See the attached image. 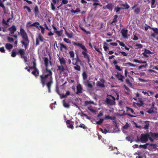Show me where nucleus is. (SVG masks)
<instances>
[{
  "instance_id": "nucleus-1",
  "label": "nucleus",
  "mask_w": 158,
  "mask_h": 158,
  "mask_svg": "<svg viewBox=\"0 0 158 158\" xmlns=\"http://www.w3.org/2000/svg\"><path fill=\"white\" fill-rule=\"evenodd\" d=\"M48 60L47 57L44 59V64L45 66V70H43L42 74L39 75L40 82L43 87H44L46 84L48 89L49 93L51 92V88L53 83L52 77V73L51 70L48 69Z\"/></svg>"
},
{
  "instance_id": "nucleus-2",
  "label": "nucleus",
  "mask_w": 158,
  "mask_h": 158,
  "mask_svg": "<svg viewBox=\"0 0 158 158\" xmlns=\"http://www.w3.org/2000/svg\"><path fill=\"white\" fill-rule=\"evenodd\" d=\"M20 34L23 39L20 43L24 46L25 48L26 49L29 44V40L27 33L25 30L21 28L20 29Z\"/></svg>"
},
{
  "instance_id": "nucleus-3",
  "label": "nucleus",
  "mask_w": 158,
  "mask_h": 158,
  "mask_svg": "<svg viewBox=\"0 0 158 158\" xmlns=\"http://www.w3.org/2000/svg\"><path fill=\"white\" fill-rule=\"evenodd\" d=\"M80 48L84 51L82 52V54L83 55L84 58L85 59H87L88 63L90 62V60L89 59V54L87 53V51L85 47L82 45V44L80 47Z\"/></svg>"
},
{
  "instance_id": "nucleus-4",
  "label": "nucleus",
  "mask_w": 158,
  "mask_h": 158,
  "mask_svg": "<svg viewBox=\"0 0 158 158\" xmlns=\"http://www.w3.org/2000/svg\"><path fill=\"white\" fill-rule=\"evenodd\" d=\"M149 136V134L148 133L141 134L140 137V140L141 143H143L147 142L148 140Z\"/></svg>"
},
{
  "instance_id": "nucleus-5",
  "label": "nucleus",
  "mask_w": 158,
  "mask_h": 158,
  "mask_svg": "<svg viewBox=\"0 0 158 158\" xmlns=\"http://www.w3.org/2000/svg\"><path fill=\"white\" fill-rule=\"evenodd\" d=\"M154 53L153 52H152L150 51L149 50L147 49H144V52L142 53V54L143 56L146 57H147L148 56L147 54H153Z\"/></svg>"
},
{
  "instance_id": "nucleus-6",
  "label": "nucleus",
  "mask_w": 158,
  "mask_h": 158,
  "mask_svg": "<svg viewBox=\"0 0 158 158\" xmlns=\"http://www.w3.org/2000/svg\"><path fill=\"white\" fill-rule=\"evenodd\" d=\"M104 119H110L112 120V121L114 122L115 123H116V122L115 120L116 117L114 116L112 117L109 116V115H105V117L104 118Z\"/></svg>"
},
{
  "instance_id": "nucleus-7",
  "label": "nucleus",
  "mask_w": 158,
  "mask_h": 158,
  "mask_svg": "<svg viewBox=\"0 0 158 158\" xmlns=\"http://www.w3.org/2000/svg\"><path fill=\"white\" fill-rule=\"evenodd\" d=\"M31 22L30 21V22H28L27 23V26L28 27H31L32 26H34V27H35L37 28H38V26H37V25H40V23H39V22H35V23H33L32 24H31L30 25H29V24H31Z\"/></svg>"
},
{
  "instance_id": "nucleus-8",
  "label": "nucleus",
  "mask_w": 158,
  "mask_h": 158,
  "mask_svg": "<svg viewBox=\"0 0 158 158\" xmlns=\"http://www.w3.org/2000/svg\"><path fill=\"white\" fill-rule=\"evenodd\" d=\"M116 78L119 80H120L121 82H123V79L124 77L120 73H117V74L116 75Z\"/></svg>"
},
{
  "instance_id": "nucleus-9",
  "label": "nucleus",
  "mask_w": 158,
  "mask_h": 158,
  "mask_svg": "<svg viewBox=\"0 0 158 158\" xmlns=\"http://www.w3.org/2000/svg\"><path fill=\"white\" fill-rule=\"evenodd\" d=\"M128 30L125 29H123L121 31V33L122 34V36L125 38H127V34Z\"/></svg>"
},
{
  "instance_id": "nucleus-10",
  "label": "nucleus",
  "mask_w": 158,
  "mask_h": 158,
  "mask_svg": "<svg viewBox=\"0 0 158 158\" xmlns=\"http://www.w3.org/2000/svg\"><path fill=\"white\" fill-rule=\"evenodd\" d=\"M8 30L10 31V33L13 34L17 30V28L15 26L13 25L10 27L8 28Z\"/></svg>"
},
{
  "instance_id": "nucleus-11",
  "label": "nucleus",
  "mask_w": 158,
  "mask_h": 158,
  "mask_svg": "<svg viewBox=\"0 0 158 158\" xmlns=\"http://www.w3.org/2000/svg\"><path fill=\"white\" fill-rule=\"evenodd\" d=\"M105 102L107 104L110 105H114L115 103L114 101L111 99H109L107 98H106V100Z\"/></svg>"
},
{
  "instance_id": "nucleus-12",
  "label": "nucleus",
  "mask_w": 158,
  "mask_h": 158,
  "mask_svg": "<svg viewBox=\"0 0 158 158\" xmlns=\"http://www.w3.org/2000/svg\"><path fill=\"white\" fill-rule=\"evenodd\" d=\"M58 69L57 70H59L60 73H62L64 72L65 70L64 67L62 65H58L57 66Z\"/></svg>"
},
{
  "instance_id": "nucleus-13",
  "label": "nucleus",
  "mask_w": 158,
  "mask_h": 158,
  "mask_svg": "<svg viewBox=\"0 0 158 158\" xmlns=\"http://www.w3.org/2000/svg\"><path fill=\"white\" fill-rule=\"evenodd\" d=\"M58 60L60 61L61 65L65 64L66 61L63 57H59L58 58Z\"/></svg>"
},
{
  "instance_id": "nucleus-14",
  "label": "nucleus",
  "mask_w": 158,
  "mask_h": 158,
  "mask_svg": "<svg viewBox=\"0 0 158 158\" xmlns=\"http://www.w3.org/2000/svg\"><path fill=\"white\" fill-rule=\"evenodd\" d=\"M34 12L35 14V17H36L40 13L38 7L37 6H35L34 9Z\"/></svg>"
},
{
  "instance_id": "nucleus-15",
  "label": "nucleus",
  "mask_w": 158,
  "mask_h": 158,
  "mask_svg": "<svg viewBox=\"0 0 158 158\" xmlns=\"http://www.w3.org/2000/svg\"><path fill=\"white\" fill-rule=\"evenodd\" d=\"M77 94H78L79 93H81L82 92V89L81 85L79 84L77 86Z\"/></svg>"
},
{
  "instance_id": "nucleus-16",
  "label": "nucleus",
  "mask_w": 158,
  "mask_h": 158,
  "mask_svg": "<svg viewBox=\"0 0 158 158\" xmlns=\"http://www.w3.org/2000/svg\"><path fill=\"white\" fill-rule=\"evenodd\" d=\"M31 73L36 77H37L39 75V71L37 68H35V69H34V71L31 72Z\"/></svg>"
},
{
  "instance_id": "nucleus-17",
  "label": "nucleus",
  "mask_w": 158,
  "mask_h": 158,
  "mask_svg": "<svg viewBox=\"0 0 158 158\" xmlns=\"http://www.w3.org/2000/svg\"><path fill=\"white\" fill-rule=\"evenodd\" d=\"M18 53L21 56V58L25 56L24 54L25 53V52L24 49H19L18 51Z\"/></svg>"
},
{
  "instance_id": "nucleus-18",
  "label": "nucleus",
  "mask_w": 158,
  "mask_h": 158,
  "mask_svg": "<svg viewBox=\"0 0 158 158\" xmlns=\"http://www.w3.org/2000/svg\"><path fill=\"white\" fill-rule=\"evenodd\" d=\"M6 48L8 50H10L13 48L12 44L9 43H7L5 45Z\"/></svg>"
},
{
  "instance_id": "nucleus-19",
  "label": "nucleus",
  "mask_w": 158,
  "mask_h": 158,
  "mask_svg": "<svg viewBox=\"0 0 158 158\" xmlns=\"http://www.w3.org/2000/svg\"><path fill=\"white\" fill-rule=\"evenodd\" d=\"M149 134L154 139H155L158 138V133L150 132Z\"/></svg>"
},
{
  "instance_id": "nucleus-20",
  "label": "nucleus",
  "mask_w": 158,
  "mask_h": 158,
  "mask_svg": "<svg viewBox=\"0 0 158 158\" xmlns=\"http://www.w3.org/2000/svg\"><path fill=\"white\" fill-rule=\"evenodd\" d=\"M73 64L74 65H75L74 67V69L77 71H80L81 70L80 66L78 65L79 64H74L73 62Z\"/></svg>"
},
{
  "instance_id": "nucleus-21",
  "label": "nucleus",
  "mask_w": 158,
  "mask_h": 158,
  "mask_svg": "<svg viewBox=\"0 0 158 158\" xmlns=\"http://www.w3.org/2000/svg\"><path fill=\"white\" fill-rule=\"evenodd\" d=\"M113 5L111 3H109L105 6V8H106L110 11H112L113 9Z\"/></svg>"
},
{
  "instance_id": "nucleus-22",
  "label": "nucleus",
  "mask_w": 158,
  "mask_h": 158,
  "mask_svg": "<svg viewBox=\"0 0 158 158\" xmlns=\"http://www.w3.org/2000/svg\"><path fill=\"white\" fill-rule=\"evenodd\" d=\"M100 83L99 82V87L104 88L105 87V85L104 83L105 82V81L103 79H101L100 80Z\"/></svg>"
},
{
  "instance_id": "nucleus-23",
  "label": "nucleus",
  "mask_w": 158,
  "mask_h": 158,
  "mask_svg": "<svg viewBox=\"0 0 158 158\" xmlns=\"http://www.w3.org/2000/svg\"><path fill=\"white\" fill-rule=\"evenodd\" d=\"M149 144H150V143H146L145 144H143V145L141 144V145H140L139 146V148H143V149H146L147 148V146L148 145H149Z\"/></svg>"
},
{
  "instance_id": "nucleus-24",
  "label": "nucleus",
  "mask_w": 158,
  "mask_h": 158,
  "mask_svg": "<svg viewBox=\"0 0 158 158\" xmlns=\"http://www.w3.org/2000/svg\"><path fill=\"white\" fill-rule=\"evenodd\" d=\"M70 95V92L68 91L66 92V93L65 94H63L62 95L60 96V98L61 99L63 98H66L68 96Z\"/></svg>"
},
{
  "instance_id": "nucleus-25",
  "label": "nucleus",
  "mask_w": 158,
  "mask_h": 158,
  "mask_svg": "<svg viewBox=\"0 0 158 158\" xmlns=\"http://www.w3.org/2000/svg\"><path fill=\"white\" fill-rule=\"evenodd\" d=\"M63 105L64 107L66 108H68L70 107V105L69 103H67L65 102V100H63Z\"/></svg>"
},
{
  "instance_id": "nucleus-26",
  "label": "nucleus",
  "mask_w": 158,
  "mask_h": 158,
  "mask_svg": "<svg viewBox=\"0 0 158 158\" xmlns=\"http://www.w3.org/2000/svg\"><path fill=\"white\" fill-rule=\"evenodd\" d=\"M133 61L136 63H139V64H143L146 63V61H142V60H139L137 59H134L133 60Z\"/></svg>"
},
{
  "instance_id": "nucleus-27",
  "label": "nucleus",
  "mask_w": 158,
  "mask_h": 158,
  "mask_svg": "<svg viewBox=\"0 0 158 158\" xmlns=\"http://www.w3.org/2000/svg\"><path fill=\"white\" fill-rule=\"evenodd\" d=\"M155 0H151V7L152 8H153L156 7V4H155Z\"/></svg>"
},
{
  "instance_id": "nucleus-28",
  "label": "nucleus",
  "mask_w": 158,
  "mask_h": 158,
  "mask_svg": "<svg viewBox=\"0 0 158 158\" xmlns=\"http://www.w3.org/2000/svg\"><path fill=\"white\" fill-rule=\"evenodd\" d=\"M144 103L143 101L140 100L139 101V102H137L136 103V105L139 107L142 106L143 105Z\"/></svg>"
},
{
  "instance_id": "nucleus-29",
  "label": "nucleus",
  "mask_w": 158,
  "mask_h": 158,
  "mask_svg": "<svg viewBox=\"0 0 158 158\" xmlns=\"http://www.w3.org/2000/svg\"><path fill=\"white\" fill-rule=\"evenodd\" d=\"M78 127L82 128L84 129H85L87 128V127H86L85 125L83 124H80L79 125H77L76 127V128H77Z\"/></svg>"
},
{
  "instance_id": "nucleus-30",
  "label": "nucleus",
  "mask_w": 158,
  "mask_h": 158,
  "mask_svg": "<svg viewBox=\"0 0 158 158\" xmlns=\"http://www.w3.org/2000/svg\"><path fill=\"white\" fill-rule=\"evenodd\" d=\"M82 75L83 80H86L87 78L88 75L84 71Z\"/></svg>"
},
{
  "instance_id": "nucleus-31",
  "label": "nucleus",
  "mask_w": 158,
  "mask_h": 158,
  "mask_svg": "<svg viewBox=\"0 0 158 158\" xmlns=\"http://www.w3.org/2000/svg\"><path fill=\"white\" fill-rule=\"evenodd\" d=\"M143 47V45L141 44H137L135 45V49L141 48Z\"/></svg>"
},
{
  "instance_id": "nucleus-32",
  "label": "nucleus",
  "mask_w": 158,
  "mask_h": 158,
  "mask_svg": "<svg viewBox=\"0 0 158 158\" xmlns=\"http://www.w3.org/2000/svg\"><path fill=\"white\" fill-rule=\"evenodd\" d=\"M145 125L144 126L143 128L145 129H148V127H149V124L148 123V121H146L145 122Z\"/></svg>"
},
{
  "instance_id": "nucleus-33",
  "label": "nucleus",
  "mask_w": 158,
  "mask_h": 158,
  "mask_svg": "<svg viewBox=\"0 0 158 158\" xmlns=\"http://www.w3.org/2000/svg\"><path fill=\"white\" fill-rule=\"evenodd\" d=\"M121 6H123V8H124L125 9H128L130 6L129 5L126 3V4H123L121 5Z\"/></svg>"
},
{
  "instance_id": "nucleus-34",
  "label": "nucleus",
  "mask_w": 158,
  "mask_h": 158,
  "mask_svg": "<svg viewBox=\"0 0 158 158\" xmlns=\"http://www.w3.org/2000/svg\"><path fill=\"white\" fill-rule=\"evenodd\" d=\"M80 11V8H77L75 10H74L73 9H72L71 10V13H76L79 12Z\"/></svg>"
},
{
  "instance_id": "nucleus-35",
  "label": "nucleus",
  "mask_w": 158,
  "mask_h": 158,
  "mask_svg": "<svg viewBox=\"0 0 158 158\" xmlns=\"http://www.w3.org/2000/svg\"><path fill=\"white\" fill-rule=\"evenodd\" d=\"M118 15H115L114 16V18L113 19V21L111 23V24H112L117 21V19L118 18Z\"/></svg>"
},
{
  "instance_id": "nucleus-36",
  "label": "nucleus",
  "mask_w": 158,
  "mask_h": 158,
  "mask_svg": "<svg viewBox=\"0 0 158 158\" xmlns=\"http://www.w3.org/2000/svg\"><path fill=\"white\" fill-rule=\"evenodd\" d=\"M80 28H81V29L83 31H84V32H85V33H86L87 34H90V32L89 31H86L85 29L84 28L82 27V26H80Z\"/></svg>"
},
{
  "instance_id": "nucleus-37",
  "label": "nucleus",
  "mask_w": 158,
  "mask_h": 158,
  "mask_svg": "<svg viewBox=\"0 0 158 158\" xmlns=\"http://www.w3.org/2000/svg\"><path fill=\"white\" fill-rule=\"evenodd\" d=\"M66 35L68 36L69 38H71L73 37V34L72 33H69L67 32L66 31H65Z\"/></svg>"
},
{
  "instance_id": "nucleus-38",
  "label": "nucleus",
  "mask_w": 158,
  "mask_h": 158,
  "mask_svg": "<svg viewBox=\"0 0 158 158\" xmlns=\"http://www.w3.org/2000/svg\"><path fill=\"white\" fill-rule=\"evenodd\" d=\"M75 60L76 61L75 63H74V64H79L80 63L81 64V61L80 60L78 56H77V58L75 59Z\"/></svg>"
},
{
  "instance_id": "nucleus-39",
  "label": "nucleus",
  "mask_w": 158,
  "mask_h": 158,
  "mask_svg": "<svg viewBox=\"0 0 158 158\" xmlns=\"http://www.w3.org/2000/svg\"><path fill=\"white\" fill-rule=\"evenodd\" d=\"M69 54H70V57L73 58L72 60H74V52L73 51H71L69 52Z\"/></svg>"
},
{
  "instance_id": "nucleus-40",
  "label": "nucleus",
  "mask_w": 158,
  "mask_h": 158,
  "mask_svg": "<svg viewBox=\"0 0 158 158\" xmlns=\"http://www.w3.org/2000/svg\"><path fill=\"white\" fill-rule=\"evenodd\" d=\"M155 33L158 34V28H157L152 27L151 28Z\"/></svg>"
},
{
  "instance_id": "nucleus-41",
  "label": "nucleus",
  "mask_w": 158,
  "mask_h": 158,
  "mask_svg": "<svg viewBox=\"0 0 158 158\" xmlns=\"http://www.w3.org/2000/svg\"><path fill=\"white\" fill-rule=\"evenodd\" d=\"M7 40L10 43H12L14 41V39L10 37H8L7 38Z\"/></svg>"
},
{
  "instance_id": "nucleus-42",
  "label": "nucleus",
  "mask_w": 158,
  "mask_h": 158,
  "mask_svg": "<svg viewBox=\"0 0 158 158\" xmlns=\"http://www.w3.org/2000/svg\"><path fill=\"white\" fill-rule=\"evenodd\" d=\"M23 9H26L28 12L30 13L31 12V10L30 8L28 6H25L23 7Z\"/></svg>"
},
{
  "instance_id": "nucleus-43",
  "label": "nucleus",
  "mask_w": 158,
  "mask_h": 158,
  "mask_svg": "<svg viewBox=\"0 0 158 158\" xmlns=\"http://www.w3.org/2000/svg\"><path fill=\"white\" fill-rule=\"evenodd\" d=\"M72 43L74 45L80 47L82 45V44H81V43H77L75 42H72Z\"/></svg>"
},
{
  "instance_id": "nucleus-44",
  "label": "nucleus",
  "mask_w": 158,
  "mask_h": 158,
  "mask_svg": "<svg viewBox=\"0 0 158 158\" xmlns=\"http://www.w3.org/2000/svg\"><path fill=\"white\" fill-rule=\"evenodd\" d=\"M140 12V9L139 8H137L135 9L134 10V13L137 14H138Z\"/></svg>"
},
{
  "instance_id": "nucleus-45",
  "label": "nucleus",
  "mask_w": 158,
  "mask_h": 158,
  "mask_svg": "<svg viewBox=\"0 0 158 158\" xmlns=\"http://www.w3.org/2000/svg\"><path fill=\"white\" fill-rule=\"evenodd\" d=\"M94 102L93 101H85V104L86 105H87L89 104H94Z\"/></svg>"
},
{
  "instance_id": "nucleus-46",
  "label": "nucleus",
  "mask_w": 158,
  "mask_h": 158,
  "mask_svg": "<svg viewBox=\"0 0 158 158\" xmlns=\"http://www.w3.org/2000/svg\"><path fill=\"white\" fill-rule=\"evenodd\" d=\"M117 42L119 43L120 46H122L123 47H124L125 46V45L123 42H121L120 41L118 40H117Z\"/></svg>"
},
{
  "instance_id": "nucleus-47",
  "label": "nucleus",
  "mask_w": 158,
  "mask_h": 158,
  "mask_svg": "<svg viewBox=\"0 0 158 158\" xmlns=\"http://www.w3.org/2000/svg\"><path fill=\"white\" fill-rule=\"evenodd\" d=\"M89 111L93 113L96 114V113L97 112V111L96 110L94 109V108L91 109L89 108Z\"/></svg>"
},
{
  "instance_id": "nucleus-48",
  "label": "nucleus",
  "mask_w": 158,
  "mask_h": 158,
  "mask_svg": "<svg viewBox=\"0 0 158 158\" xmlns=\"http://www.w3.org/2000/svg\"><path fill=\"white\" fill-rule=\"evenodd\" d=\"M126 82L127 84L129 86H132V84L130 82L129 80L128 79H127L126 80Z\"/></svg>"
},
{
  "instance_id": "nucleus-49",
  "label": "nucleus",
  "mask_w": 158,
  "mask_h": 158,
  "mask_svg": "<svg viewBox=\"0 0 158 158\" xmlns=\"http://www.w3.org/2000/svg\"><path fill=\"white\" fill-rule=\"evenodd\" d=\"M16 52L14 51V50H13L12 52L11 56L12 57H14L16 56Z\"/></svg>"
},
{
  "instance_id": "nucleus-50",
  "label": "nucleus",
  "mask_w": 158,
  "mask_h": 158,
  "mask_svg": "<svg viewBox=\"0 0 158 158\" xmlns=\"http://www.w3.org/2000/svg\"><path fill=\"white\" fill-rule=\"evenodd\" d=\"M64 41L67 43L71 44V41L69 40L68 39L64 38Z\"/></svg>"
},
{
  "instance_id": "nucleus-51",
  "label": "nucleus",
  "mask_w": 158,
  "mask_h": 158,
  "mask_svg": "<svg viewBox=\"0 0 158 158\" xmlns=\"http://www.w3.org/2000/svg\"><path fill=\"white\" fill-rule=\"evenodd\" d=\"M129 65V66L135 67L136 66V65L135 64H133L131 63L130 62H127L125 64V65Z\"/></svg>"
},
{
  "instance_id": "nucleus-52",
  "label": "nucleus",
  "mask_w": 158,
  "mask_h": 158,
  "mask_svg": "<svg viewBox=\"0 0 158 158\" xmlns=\"http://www.w3.org/2000/svg\"><path fill=\"white\" fill-rule=\"evenodd\" d=\"M121 8L118 7V6L116 7H115L114 9V11H116V13L118 12H119L120 10V9H121Z\"/></svg>"
},
{
  "instance_id": "nucleus-53",
  "label": "nucleus",
  "mask_w": 158,
  "mask_h": 158,
  "mask_svg": "<svg viewBox=\"0 0 158 158\" xmlns=\"http://www.w3.org/2000/svg\"><path fill=\"white\" fill-rule=\"evenodd\" d=\"M60 48L61 50L62 49V48H64L65 50L67 49V47L65 46L63 44H60Z\"/></svg>"
},
{
  "instance_id": "nucleus-54",
  "label": "nucleus",
  "mask_w": 158,
  "mask_h": 158,
  "mask_svg": "<svg viewBox=\"0 0 158 158\" xmlns=\"http://www.w3.org/2000/svg\"><path fill=\"white\" fill-rule=\"evenodd\" d=\"M147 112L149 114H152L154 113V112L153 110V109L150 108L149 110L147 111Z\"/></svg>"
},
{
  "instance_id": "nucleus-55",
  "label": "nucleus",
  "mask_w": 158,
  "mask_h": 158,
  "mask_svg": "<svg viewBox=\"0 0 158 158\" xmlns=\"http://www.w3.org/2000/svg\"><path fill=\"white\" fill-rule=\"evenodd\" d=\"M129 127V125L127 123H126L125 125L123 127V128L127 129Z\"/></svg>"
},
{
  "instance_id": "nucleus-56",
  "label": "nucleus",
  "mask_w": 158,
  "mask_h": 158,
  "mask_svg": "<svg viewBox=\"0 0 158 158\" xmlns=\"http://www.w3.org/2000/svg\"><path fill=\"white\" fill-rule=\"evenodd\" d=\"M126 108L127 111H130L132 113H134V110L128 107H126Z\"/></svg>"
},
{
  "instance_id": "nucleus-57",
  "label": "nucleus",
  "mask_w": 158,
  "mask_h": 158,
  "mask_svg": "<svg viewBox=\"0 0 158 158\" xmlns=\"http://www.w3.org/2000/svg\"><path fill=\"white\" fill-rule=\"evenodd\" d=\"M149 145L152 147L154 149H156V148L157 145L156 144H150Z\"/></svg>"
},
{
  "instance_id": "nucleus-58",
  "label": "nucleus",
  "mask_w": 158,
  "mask_h": 158,
  "mask_svg": "<svg viewBox=\"0 0 158 158\" xmlns=\"http://www.w3.org/2000/svg\"><path fill=\"white\" fill-rule=\"evenodd\" d=\"M68 1L67 0H62L61 4V5H62L63 4H66L68 3Z\"/></svg>"
},
{
  "instance_id": "nucleus-59",
  "label": "nucleus",
  "mask_w": 158,
  "mask_h": 158,
  "mask_svg": "<svg viewBox=\"0 0 158 158\" xmlns=\"http://www.w3.org/2000/svg\"><path fill=\"white\" fill-rule=\"evenodd\" d=\"M38 38V39L41 42H43V38L41 35H39Z\"/></svg>"
},
{
  "instance_id": "nucleus-60",
  "label": "nucleus",
  "mask_w": 158,
  "mask_h": 158,
  "mask_svg": "<svg viewBox=\"0 0 158 158\" xmlns=\"http://www.w3.org/2000/svg\"><path fill=\"white\" fill-rule=\"evenodd\" d=\"M115 68L116 69H117L119 71H122V69L120 68V66L117 65H115Z\"/></svg>"
},
{
  "instance_id": "nucleus-61",
  "label": "nucleus",
  "mask_w": 158,
  "mask_h": 158,
  "mask_svg": "<svg viewBox=\"0 0 158 158\" xmlns=\"http://www.w3.org/2000/svg\"><path fill=\"white\" fill-rule=\"evenodd\" d=\"M0 52L2 53H5V50L4 47L0 48Z\"/></svg>"
},
{
  "instance_id": "nucleus-62",
  "label": "nucleus",
  "mask_w": 158,
  "mask_h": 158,
  "mask_svg": "<svg viewBox=\"0 0 158 158\" xmlns=\"http://www.w3.org/2000/svg\"><path fill=\"white\" fill-rule=\"evenodd\" d=\"M51 9L52 10H55V5L52 3H51Z\"/></svg>"
},
{
  "instance_id": "nucleus-63",
  "label": "nucleus",
  "mask_w": 158,
  "mask_h": 158,
  "mask_svg": "<svg viewBox=\"0 0 158 158\" xmlns=\"http://www.w3.org/2000/svg\"><path fill=\"white\" fill-rule=\"evenodd\" d=\"M40 27L41 29V32L42 34H44V28L41 26H40Z\"/></svg>"
},
{
  "instance_id": "nucleus-64",
  "label": "nucleus",
  "mask_w": 158,
  "mask_h": 158,
  "mask_svg": "<svg viewBox=\"0 0 158 158\" xmlns=\"http://www.w3.org/2000/svg\"><path fill=\"white\" fill-rule=\"evenodd\" d=\"M67 127L69 128H71L73 129V126L72 124H70L68 125H67Z\"/></svg>"
}]
</instances>
